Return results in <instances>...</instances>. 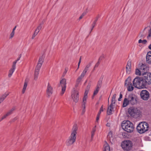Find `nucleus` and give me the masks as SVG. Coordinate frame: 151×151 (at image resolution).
<instances>
[{"instance_id": "nucleus-16", "label": "nucleus", "mask_w": 151, "mask_h": 151, "mask_svg": "<svg viewBox=\"0 0 151 151\" xmlns=\"http://www.w3.org/2000/svg\"><path fill=\"white\" fill-rule=\"evenodd\" d=\"M16 68V65H15V63H13L12 68L9 71L8 76L10 78L12 76L13 73L14 72Z\"/></svg>"}, {"instance_id": "nucleus-59", "label": "nucleus", "mask_w": 151, "mask_h": 151, "mask_svg": "<svg viewBox=\"0 0 151 151\" xmlns=\"http://www.w3.org/2000/svg\"><path fill=\"white\" fill-rule=\"evenodd\" d=\"M90 85H88L87 86V88H88V89L90 88Z\"/></svg>"}, {"instance_id": "nucleus-6", "label": "nucleus", "mask_w": 151, "mask_h": 151, "mask_svg": "<svg viewBox=\"0 0 151 151\" xmlns=\"http://www.w3.org/2000/svg\"><path fill=\"white\" fill-rule=\"evenodd\" d=\"M121 146L122 149L124 150L129 151L132 149L133 146V143L132 141H130L125 140L122 142Z\"/></svg>"}, {"instance_id": "nucleus-27", "label": "nucleus", "mask_w": 151, "mask_h": 151, "mask_svg": "<svg viewBox=\"0 0 151 151\" xmlns=\"http://www.w3.org/2000/svg\"><path fill=\"white\" fill-rule=\"evenodd\" d=\"M116 94H114L111 100V106L113 104H114L115 103L116 101Z\"/></svg>"}, {"instance_id": "nucleus-4", "label": "nucleus", "mask_w": 151, "mask_h": 151, "mask_svg": "<svg viewBox=\"0 0 151 151\" xmlns=\"http://www.w3.org/2000/svg\"><path fill=\"white\" fill-rule=\"evenodd\" d=\"M44 58L45 56L43 55L40 56L39 58L38 62L36 68L35 72L34 79L35 80H37V79L40 70L43 62Z\"/></svg>"}, {"instance_id": "nucleus-3", "label": "nucleus", "mask_w": 151, "mask_h": 151, "mask_svg": "<svg viewBox=\"0 0 151 151\" xmlns=\"http://www.w3.org/2000/svg\"><path fill=\"white\" fill-rule=\"evenodd\" d=\"M122 129L128 133L133 132L134 127L133 124L129 121H124L122 122L121 125Z\"/></svg>"}, {"instance_id": "nucleus-56", "label": "nucleus", "mask_w": 151, "mask_h": 151, "mask_svg": "<svg viewBox=\"0 0 151 151\" xmlns=\"http://www.w3.org/2000/svg\"><path fill=\"white\" fill-rule=\"evenodd\" d=\"M148 48L149 49L151 50V44L149 45Z\"/></svg>"}, {"instance_id": "nucleus-51", "label": "nucleus", "mask_w": 151, "mask_h": 151, "mask_svg": "<svg viewBox=\"0 0 151 151\" xmlns=\"http://www.w3.org/2000/svg\"><path fill=\"white\" fill-rule=\"evenodd\" d=\"M67 70L66 69H65V71L64 72V73H63L65 75L66 73H67Z\"/></svg>"}, {"instance_id": "nucleus-11", "label": "nucleus", "mask_w": 151, "mask_h": 151, "mask_svg": "<svg viewBox=\"0 0 151 151\" xmlns=\"http://www.w3.org/2000/svg\"><path fill=\"white\" fill-rule=\"evenodd\" d=\"M140 95L141 99L147 101L150 98V93L146 90H143L141 91Z\"/></svg>"}, {"instance_id": "nucleus-44", "label": "nucleus", "mask_w": 151, "mask_h": 151, "mask_svg": "<svg viewBox=\"0 0 151 151\" xmlns=\"http://www.w3.org/2000/svg\"><path fill=\"white\" fill-rule=\"evenodd\" d=\"M95 133H91V139H93V136L94 135Z\"/></svg>"}, {"instance_id": "nucleus-38", "label": "nucleus", "mask_w": 151, "mask_h": 151, "mask_svg": "<svg viewBox=\"0 0 151 151\" xmlns=\"http://www.w3.org/2000/svg\"><path fill=\"white\" fill-rule=\"evenodd\" d=\"M151 36V28L150 29L149 31V34L147 36V38H148L149 37H150Z\"/></svg>"}, {"instance_id": "nucleus-37", "label": "nucleus", "mask_w": 151, "mask_h": 151, "mask_svg": "<svg viewBox=\"0 0 151 151\" xmlns=\"http://www.w3.org/2000/svg\"><path fill=\"white\" fill-rule=\"evenodd\" d=\"M15 34V32H12L11 33L10 36H9V39H12L14 37Z\"/></svg>"}, {"instance_id": "nucleus-58", "label": "nucleus", "mask_w": 151, "mask_h": 151, "mask_svg": "<svg viewBox=\"0 0 151 151\" xmlns=\"http://www.w3.org/2000/svg\"><path fill=\"white\" fill-rule=\"evenodd\" d=\"M81 57H80L79 62H81Z\"/></svg>"}, {"instance_id": "nucleus-53", "label": "nucleus", "mask_w": 151, "mask_h": 151, "mask_svg": "<svg viewBox=\"0 0 151 151\" xmlns=\"http://www.w3.org/2000/svg\"><path fill=\"white\" fill-rule=\"evenodd\" d=\"M106 125L107 127H110V124L109 123H107L106 124Z\"/></svg>"}, {"instance_id": "nucleus-15", "label": "nucleus", "mask_w": 151, "mask_h": 151, "mask_svg": "<svg viewBox=\"0 0 151 151\" xmlns=\"http://www.w3.org/2000/svg\"><path fill=\"white\" fill-rule=\"evenodd\" d=\"M53 89L50 83L48 84L47 89L46 90V93L48 96H50L52 93Z\"/></svg>"}, {"instance_id": "nucleus-21", "label": "nucleus", "mask_w": 151, "mask_h": 151, "mask_svg": "<svg viewBox=\"0 0 151 151\" xmlns=\"http://www.w3.org/2000/svg\"><path fill=\"white\" fill-rule=\"evenodd\" d=\"M146 59L147 63L151 64V51H149L147 53Z\"/></svg>"}, {"instance_id": "nucleus-52", "label": "nucleus", "mask_w": 151, "mask_h": 151, "mask_svg": "<svg viewBox=\"0 0 151 151\" xmlns=\"http://www.w3.org/2000/svg\"><path fill=\"white\" fill-rule=\"evenodd\" d=\"M86 13H83L82 14L81 16H82L83 17L86 15Z\"/></svg>"}, {"instance_id": "nucleus-1", "label": "nucleus", "mask_w": 151, "mask_h": 151, "mask_svg": "<svg viewBox=\"0 0 151 151\" xmlns=\"http://www.w3.org/2000/svg\"><path fill=\"white\" fill-rule=\"evenodd\" d=\"M77 130L78 127L77 125L74 124L73 127L71 134L67 140L66 144L67 145H71L75 142L76 139Z\"/></svg>"}, {"instance_id": "nucleus-47", "label": "nucleus", "mask_w": 151, "mask_h": 151, "mask_svg": "<svg viewBox=\"0 0 151 151\" xmlns=\"http://www.w3.org/2000/svg\"><path fill=\"white\" fill-rule=\"evenodd\" d=\"M99 62H98L95 65L94 67V68L96 67H97L98 66L99 64Z\"/></svg>"}, {"instance_id": "nucleus-8", "label": "nucleus", "mask_w": 151, "mask_h": 151, "mask_svg": "<svg viewBox=\"0 0 151 151\" xmlns=\"http://www.w3.org/2000/svg\"><path fill=\"white\" fill-rule=\"evenodd\" d=\"M125 86L127 87L128 91H131L133 90L134 87L132 86L131 78L128 77L125 80Z\"/></svg>"}, {"instance_id": "nucleus-20", "label": "nucleus", "mask_w": 151, "mask_h": 151, "mask_svg": "<svg viewBox=\"0 0 151 151\" xmlns=\"http://www.w3.org/2000/svg\"><path fill=\"white\" fill-rule=\"evenodd\" d=\"M91 63H89L86 65L81 74L82 76H84L87 71L88 70L89 68L91 66Z\"/></svg>"}, {"instance_id": "nucleus-24", "label": "nucleus", "mask_w": 151, "mask_h": 151, "mask_svg": "<svg viewBox=\"0 0 151 151\" xmlns=\"http://www.w3.org/2000/svg\"><path fill=\"white\" fill-rule=\"evenodd\" d=\"M28 81V80L26 78L25 81L23 88L22 91V93L23 94L25 92L27 87V86Z\"/></svg>"}, {"instance_id": "nucleus-29", "label": "nucleus", "mask_w": 151, "mask_h": 151, "mask_svg": "<svg viewBox=\"0 0 151 151\" xmlns=\"http://www.w3.org/2000/svg\"><path fill=\"white\" fill-rule=\"evenodd\" d=\"M107 137L108 138L109 140L111 142V140H112L113 139L112 136V133L111 132H109L107 136Z\"/></svg>"}, {"instance_id": "nucleus-22", "label": "nucleus", "mask_w": 151, "mask_h": 151, "mask_svg": "<svg viewBox=\"0 0 151 151\" xmlns=\"http://www.w3.org/2000/svg\"><path fill=\"white\" fill-rule=\"evenodd\" d=\"M104 76H101L98 81L96 87L100 88L101 87Z\"/></svg>"}, {"instance_id": "nucleus-5", "label": "nucleus", "mask_w": 151, "mask_h": 151, "mask_svg": "<svg viewBox=\"0 0 151 151\" xmlns=\"http://www.w3.org/2000/svg\"><path fill=\"white\" fill-rule=\"evenodd\" d=\"M148 124L146 122H142L139 123L137 127L138 132L140 133H143L148 130Z\"/></svg>"}, {"instance_id": "nucleus-26", "label": "nucleus", "mask_w": 151, "mask_h": 151, "mask_svg": "<svg viewBox=\"0 0 151 151\" xmlns=\"http://www.w3.org/2000/svg\"><path fill=\"white\" fill-rule=\"evenodd\" d=\"M113 109V105L111 106V104L110 106H109L108 107L107 111V114L108 115H111V114L112 110Z\"/></svg>"}, {"instance_id": "nucleus-61", "label": "nucleus", "mask_w": 151, "mask_h": 151, "mask_svg": "<svg viewBox=\"0 0 151 151\" xmlns=\"http://www.w3.org/2000/svg\"><path fill=\"white\" fill-rule=\"evenodd\" d=\"M147 27H145L144 29V30H145L147 28Z\"/></svg>"}, {"instance_id": "nucleus-30", "label": "nucleus", "mask_w": 151, "mask_h": 151, "mask_svg": "<svg viewBox=\"0 0 151 151\" xmlns=\"http://www.w3.org/2000/svg\"><path fill=\"white\" fill-rule=\"evenodd\" d=\"M84 77V76H82V75L81 74V76L78 78L76 81V83L79 84L81 79Z\"/></svg>"}, {"instance_id": "nucleus-35", "label": "nucleus", "mask_w": 151, "mask_h": 151, "mask_svg": "<svg viewBox=\"0 0 151 151\" xmlns=\"http://www.w3.org/2000/svg\"><path fill=\"white\" fill-rule=\"evenodd\" d=\"M21 56H22V55L21 54H20L18 58H17V60H15V61H14V62H13V63H15V65H16V64L17 63V61H18V60H19L20 59V58H21Z\"/></svg>"}, {"instance_id": "nucleus-25", "label": "nucleus", "mask_w": 151, "mask_h": 151, "mask_svg": "<svg viewBox=\"0 0 151 151\" xmlns=\"http://www.w3.org/2000/svg\"><path fill=\"white\" fill-rule=\"evenodd\" d=\"M103 151H110V146L106 142L104 145Z\"/></svg>"}, {"instance_id": "nucleus-60", "label": "nucleus", "mask_w": 151, "mask_h": 151, "mask_svg": "<svg viewBox=\"0 0 151 151\" xmlns=\"http://www.w3.org/2000/svg\"><path fill=\"white\" fill-rule=\"evenodd\" d=\"M121 99H120V97H119V98L118 99V101H121Z\"/></svg>"}, {"instance_id": "nucleus-17", "label": "nucleus", "mask_w": 151, "mask_h": 151, "mask_svg": "<svg viewBox=\"0 0 151 151\" xmlns=\"http://www.w3.org/2000/svg\"><path fill=\"white\" fill-rule=\"evenodd\" d=\"M9 93V92H6L1 95L0 97V104L4 101Z\"/></svg>"}, {"instance_id": "nucleus-7", "label": "nucleus", "mask_w": 151, "mask_h": 151, "mask_svg": "<svg viewBox=\"0 0 151 151\" xmlns=\"http://www.w3.org/2000/svg\"><path fill=\"white\" fill-rule=\"evenodd\" d=\"M128 112L132 116L139 115L141 113L140 110L139 109L134 106L130 107L128 109Z\"/></svg>"}, {"instance_id": "nucleus-23", "label": "nucleus", "mask_w": 151, "mask_h": 151, "mask_svg": "<svg viewBox=\"0 0 151 151\" xmlns=\"http://www.w3.org/2000/svg\"><path fill=\"white\" fill-rule=\"evenodd\" d=\"M130 104L129 102L128 97L125 98L124 99L122 104V107H124L128 106Z\"/></svg>"}, {"instance_id": "nucleus-43", "label": "nucleus", "mask_w": 151, "mask_h": 151, "mask_svg": "<svg viewBox=\"0 0 151 151\" xmlns=\"http://www.w3.org/2000/svg\"><path fill=\"white\" fill-rule=\"evenodd\" d=\"M98 17H96V19L93 21V23L96 24V22L98 20Z\"/></svg>"}, {"instance_id": "nucleus-18", "label": "nucleus", "mask_w": 151, "mask_h": 151, "mask_svg": "<svg viewBox=\"0 0 151 151\" xmlns=\"http://www.w3.org/2000/svg\"><path fill=\"white\" fill-rule=\"evenodd\" d=\"M131 61L129 60L127 64L126 67V72L127 73L129 74L131 70Z\"/></svg>"}, {"instance_id": "nucleus-41", "label": "nucleus", "mask_w": 151, "mask_h": 151, "mask_svg": "<svg viewBox=\"0 0 151 151\" xmlns=\"http://www.w3.org/2000/svg\"><path fill=\"white\" fill-rule=\"evenodd\" d=\"M18 117H16L14 118L12 120V122H14L16 120L18 119Z\"/></svg>"}, {"instance_id": "nucleus-39", "label": "nucleus", "mask_w": 151, "mask_h": 151, "mask_svg": "<svg viewBox=\"0 0 151 151\" xmlns=\"http://www.w3.org/2000/svg\"><path fill=\"white\" fill-rule=\"evenodd\" d=\"M96 126H95L93 129H92V131L91 132V133H95V132H96Z\"/></svg>"}, {"instance_id": "nucleus-13", "label": "nucleus", "mask_w": 151, "mask_h": 151, "mask_svg": "<svg viewBox=\"0 0 151 151\" xmlns=\"http://www.w3.org/2000/svg\"><path fill=\"white\" fill-rule=\"evenodd\" d=\"M60 84L62 87V91L61 95H62L64 93L66 88V80L65 78L62 79L60 82Z\"/></svg>"}, {"instance_id": "nucleus-50", "label": "nucleus", "mask_w": 151, "mask_h": 151, "mask_svg": "<svg viewBox=\"0 0 151 151\" xmlns=\"http://www.w3.org/2000/svg\"><path fill=\"white\" fill-rule=\"evenodd\" d=\"M122 97V93H120L119 95L120 99H121Z\"/></svg>"}, {"instance_id": "nucleus-55", "label": "nucleus", "mask_w": 151, "mask_h": 151, "mask_svg": "<svg viewBox=\"0 0 151 151\" xmlns=\"http://www.w3.org/2000/svg\"><path fill=\"white\" fill-rule=\"evenodd\" d=\"M101 112H100V111H99V112L98 113L97 116H100V115L101 113Z\"/></svg>"}, {"instance_id": "nucleus-32", "label": "nucleus", "mask_w": 151, "mask_h": 151, "mask_svg": "<svg viewBox=\"0 0 151 151\" xmlns=\"http://www.w3.org/2000/svg\"><path fill=\"white\" fill-rule=\"evenodd\" d=\"M147 42V41L145 40H142L140 39L138 41V42L139 43H142L144 44H145Z\"/></svg>"}, {"instance_id": "nucleus-42", "label": "nucleus", "mask_w": 151, "mask_h": 151, "mask_svg": "<svg viewBox=\"0 0 151 151\" xmlns=\"http://www.w3.org/2000/svg\"><path fill=\"white\" fill-rule=\"evenodd\" d=\"M96 24L95 23H94L93 22L92 24V28L91 29V32L92 31V30L93 29V28L94 27H95V25H96Z\"/></svg>"}, {"instance_id": "nucleus-54", "label": "nucleus", "mask_w": 151, "mask_h": 151, "mask_svg": "<svg viewBox=\"0 0 151 151\" xmlns=\"http://www.w3.org/2000/svg\"><path fill=\"white\" fill-rule=\"evenodd\" d=\"M81 63V62H78V69L79 68V66H80V64Z\"/></svg>"}, {"instance_id": "nucleus-9", "label": "nucleus", "mask_w": 151, "mask_h": 151, "mask_svg": "<svg viewBox=\"0 0 151 151\" xmlns=\"http://www.w3.org/2000/svg\"><path fill=\"white\" fill-rule=\"evenodd\" d=\"M130 104L132 105L136 104L137 103V97L134 94H130L128 97Z\"/></svg>"}, {"instance_id": "nucleus-34", "label": "nucleus", "mask_w": 151, "mask_h": 151, "mask_svg": "<svg viewBox=\"0 0 151 151\" xmlns=\"http://www.w3.org/2000/svg\"><path fill=\"white\" fill-rule=\"evenodd\" d=\"M135 74L137 75L140 76L141 74L140 71L138 69H136Z\"/></svg>"}, {"instance_id": "nucleus-14", "label": "nucleus", "mask_w": 151, "mask_h": 151, "mask_svg": "<svg viewBox=\"0 0 151 151\" xmlns=\"http://www.w3.org/2000/svg\"><path fill=\"white\" fill-rule=\"evenodd\" d=\"M146 87L151 84V73H148L143 77Z\"/></svg>"}, {"instance_id": "nucleus-57", "label": "nucleus", "mask_w": 151, "mask_h": 151, "mask_svg": "<svg viewBox=\"0 0 151 151\" xmlns=\"http://www.w3.org/2000/svg\"><path fill=\"white\" fill-rule=\"evenodd\" d=\"M83 17L82 16H81V15L80 16L79 18V19H82L83 18Z\"/></svg>"}, {"instance_id": "nucleus-2", "label": "nucleus", "mask_w": 151, "mask_h": 151, "mask_svg": "<svg viewBox=\"0 0 151 151\" xmlns=\"http://www.w3.org/2000/svg\"><path fill=\"white\" fill-rule=\"evenodd\" d=\"M133 85L135 88L140 89L146 87L143 77L139 76L136 77L133 81Z\"/></svg>"}, {"instance_id": "nucleus-33", "label": "nucleus", "mask_w": 151, "mask_h": 151, "mask_svg": "<svg viewBox=\"0 0 151 151\" xmlns=\"http://www.w3.org/2000/svg\"><path fill=\"white\" fill-rule=\"evenodd\" d=\"M146 68V66L145 65H144L142 64L140 67V69L141 70H144V71H145V69Z\"/></svg>"}, {"instance_id": "nucleus-45", "label": "nucleus", "mask_w": 151, "mask_h": 151, "mask_svg": "<svg viewBox=\"0 0 151 151\" xmlns=\"http://www.w3.org/2000/svg\"><path fill=\"white\" fill-rule=\"evenodd\" d=\"M103 111V106H102L100 109V111L101 112H102Z\"/></svg>"}, {"instance_id": "nucleus-31", "label": "nucleus", "mask_w": 151, "mask_h": 151, "mask_svg": "<svg viewBox=\"0 0 151 151\" xmlns=\"http://www.w3.org/2000/svg\"><path fill=\"white\" fill-rule=\"evenodd\" d=\"M100 88L96 87V89L94 90L93 93V96H94L98 93Z\"/></svg>"}, {"instance_id": "nucleus-10", "label": "nucleus", "mask_w": 151, "mask_h": 151, "mask_svg": "<svg viewBox=\"0 0 151 151\" xmlns=\"http://www.w3.org/2000/svg\"><path fill=\"white\" fill-rule=\"evenodd\" d=\"M79 93L75 88H73L71 92V98L73 101L77 102L79 100Z\"/></svg>"}, {"instance_id": "nucleus-40", "label": "nucleus", "mask_w": 151, "mask_h": 151, "mask_svg": "<svg viewBox=\"0 0 151 151\" xmlns=\"http://www.w3.org/2000/svg\"><path fill=\"white\" fill-rule=\"evenodd\" d=\"M104 54H102L99 58V61L101 60L103 58H104Z\"/></svg>"}, {"instance_id": "nucleus-49", "label": "nucleus", "mask_w": 151, "mask_h": 151, "mask_svg": "<svg viewBox=\"0 0 151 151\" xmlns=\"http://www.w3.org/2000/svg\"><path fill=\"white\" fill-rule=\"evenodd\" d=\"M16 26H15L12 30V32H15V30L16 28Z\"/></svg>"}, {"instance_id": "nucleus-46", "label": "nucleus", "mask_w": 151, "mask_h": 151, "mask_svg": "<svg viewBox=\"0 0 151 151\" xmlns=\"http://www.w3.org/2000/svg\"><path fill=\"white\" fill-rule=\"evenodd\" d=\"M79 84V83H76V85H75V88H77L78 87Z\"/></svg>"}, {"instance_id": "nucleus-19", "label": "nucleus", "mask_w": 151, "mask_h": 151, "mask_svg": "<svg viewBox=\"0 0 151 151\" xmlns=\"http://www.w3.org/2000/svg\"><path fill=\"white\" fill-rule=\"evenodd\" d=\"M14 110L15 108H13L9 110L5 115L1 117V120H0V121H2V120L5 118L6 117L11 114Z\"/></svg>"}, {"instance_id": "nucleus-28", "label": "nucleus", "mask_w": 151, "mask_h": 151, "mask_svg": "<svg viewBox=\"0 0 151 151\" xmlns=\"http://www.w3.org/2000/svg\"><path fill=\"white\" fill-rule=\"evenodd\" d=\"M42 23H40L39 25L37 27V28L35 31V32H37L38 33L40 31L41 29L42 28Z\"/></svg>"}, {"instance_id": "nucleus-48", "label": "nucleus", "mask_w": 151, "mask_h": 151, "mask_svg": "<svg viewBox=\"0 0 151 151\" xmlns=\"http://www.w3.org/2000/svg\"><path fill=\"white\" fill-rule=\"evenodd\" d=\"M99 116H97L96 118V122H97L99 120Z\"/></svg>"}, {"instance_id": "nucleus-12", "label": "nucleus", "mask_w": 151, "mask_h": 151, "mask_svg": "<svg viewBox=\"0 0 151 151\" xmlns=\"http://www.w3.org/2000/svg\"><path fill=\"white\" fill-rule=\"evenodd\" d=\"M88 89L86 90L84 93V96L83 98L82 103V107L83 108L82 113V114H83L85 112V104L86 102V99L87 98V94L88 93Z\"/></svg>"}, {"instance_id": "nucleus-36", "label": "nucleus", "mask_w": 151, "mask_h": 151, "mask_svg": "<svg viewBox=\"0 0 151 151\" xmlns=\"http://www.w3.org/2000/svg\"><path fill=\"white\" fill-rule=\"evenodd\" d=\"M38 34V33H37L35 31L32 37V39H34Z\"/></svg>"}]
</instances>
